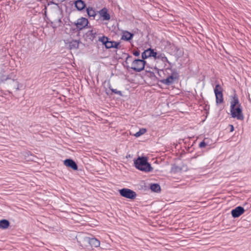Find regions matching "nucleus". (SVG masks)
Segmentation results:
<instances>
[{"label":"nucleus","mask_w":251,"mask_h":251,"mask_svg":"<svg viewBox=\"0 0 251 251\" xmlns=\"http://www.w3.org/2000/svg\"><path fill=\"white\" fill-rule=\"evenodd\" d=\"M134 164L137 169L145 172H151L153 169L146 157H138L134 161Z\"/></svg>","instance_id":"obj_1"},{"label":"nucleus","mask_w":251,"mask_h":251,"mask_svg":"<svg viewBox=\"0 0 251 251\" xmlns=\"http://www.w3.org/2000/svg\"><path fill=\"white\" fill-rule=\"evenodd\" d=\"M231 113L233 118H236L238 120H243L244 119L242 109L240 108L239 104V101L235 98H234L231 103Z\"/></svg>","instance_id":"obj_2"},{"label":"nucleus","mask_w":251,"mask_h":251,"mask_svg":"<svg viewBox=\"0 0 251 251\" xmlns=\"http://www.w3.org/2000/svg\"><path fill=\"white\" fill-rule=\"evenodd\" d=\"M61 12L58 5L55 4L54 7L51 12V18L53 22L60 24L62 19Z\"/></svg>","instance_id":"obj_3"},{"label":"nucleus","mask_w":251,"mask_h":251,"mask_svg":"<svg viewBox=\"0 0 251 251\" xmlns=\"http://www.w3.org/2000/svg\"><path fill=\"white\" fill-rule=\"evenodd\" d=\"M75 238L81 247H87L89 245L90 237L85 233H79L76 235Z\"/></svg>","instance_id":"obj_4"},{"label":"nucleus","mask_w":251,"mask_h":251,"mask_svg":"<svg viewBox=\"0 0 251 251\" xmlns=\"http://www.w3.org/2000/svg\"><path fill=\"white\" fill-rule=\"evenodd\" d=\"M146 62L142 59H135L131 64V68L134 71L140 72L143 70L145 67Z\"/></svg>","instance_id":"obj_5"},{"label":"nucleus","mask_w":251,"mask_h":251,"mask_svg":"<svg viewBox=\"0 0 251 251\" xmlns=\"http://www.w3.org/2000/svg\"><path fill=\"white\" fill-rule=\"evenodd\" d=\"M119 192L122 197L127 199H134L136 196V194L135 192L127 188H123L120 190Z\"/></svg>","instance_id":"obj_6"},{"label":"nucleus","mask_w":251,"mask_h":251,"mask_svg":"<svg viewBox=\"0 0 251 251\" xmlns=\"http://www.w3.org/2000/svg\"><path fill=\"white\" fill-rule=\"evenodd\" d=\"M214 93L216 96L217 103H222L223 102L222 88L219 84L216 85L214 89Z\"/></svg>","instance_id":"obj_7"},{"label":"nucleus","mask_w":251,"mask_h":251,"mask_svg":"<svg viewBox=\"0 0 251 251\" xmlns=\"http://www.w3.org/2000/svg\"><path fill=\"white\" fill-rule=\"evenodd\" d=\"M88 23V21L87 19L82 17L77 20L75 23V25L77 28L82 29L83 28L87 25Z\"/></svg>","instance_id":"obj_8"},{"label":"nucleus","mask_w":251,"mask_h":251,"mask_svg":"<svg viewBox=\"0 0 251 251\" xmlns=\"http://www.w3.org/2000/svg\"><path fill=\"white\" fill-rule=\"evenodd\" d=\"M244 212V208L241 206H238L232 210L231 215L233 217L237 218L241 215Z\"/></svg>","instance_id":"obj_9"},{"label":"nucleus","mask_w":251,"mask_h":251,"mask_svg":"<svg viewBox=\"0 0 251 251\" xmlns=\"http://www.w3.org/2000/svg\"><path fill=\"white\" fill-rule=\"evenodd\" d=\"M64 164L67 166L71 168L74 170L77 169V166L74 161L70 159H67L64 161Z\"/></svg>","instance_id":"obj_10"},{"label":"nucleus","mask_w":251,"mask_h":251,"mask_svg":"<svg viewBox=\"0 0 251 251\" xmlns=\"http://www.w3.org/2000/svg\"><path fill=\"white\" fill-rule=\"evenodd\" d=\"M89 245H90L92 247L97 248L100 246V242L95 238H91L90 237Z\"/></svg>","instance_id":"obj_11"},{"label":"nucleus","mask_w":251,"mask_h":251,"mask_svg":"<svg viewBox=\"0 0 251 251\" xmlns=\"http://www.w3.org/2000/svg\"><path fill=\"white\" fill-rule=\"evenodd\" d=\"M79 41L76 40H73L69 42L70 49H77L79 47Z\"/></svg>","instance_id":"obj_12"},{"label":"nucleus","mask_w":251,"mask_h":251,"mask_svg":"<svg viewBox=\"0 0 251 251\" xmlns=\"http://www.w3.org/2000/svg\"><path fill=\"white\" fill-rule=\"evenodd\" d=\"M100 14L103 20H109L110 18V16L109 14L107 13L106 9H101L100 12Z\"/></svg>","instance_id":"obj_13"},{"label":"nucleus","mask_w":251,"mask_h":251,"mask_svg":"<svg viewBox=\"0 0 251 251\" xmlns=\"http://www.w3.org/2000/svg\"><path fill=\"white\" fill-rule=\"evenodd\" d=\"M10 225L9 222L5 219L0 220V228L7 229Z\"/></svg>","instance_id":"obj_14"},{"label":"nucleus","mask_w":251,"mask_h":251,"mask_svg":"<svg viewBox=\"0 0 251 251\" xmlns=\"http://www.w3.org/2000/svg\"><path fill=\"white\" fill-rule=\"evenodd\" d=\"M151 53H152V50L151 49H149L145 50L142 53V57L143 59H145L151 56Z\"/></svg>","instance_id":"obj_15"},{"label":"nucleus","mask_w":251,"mask_h":251,"mask_svg":"<svg viewBox=\"0 0 251 251\" xmlns=\"http://www.w3.org/2000/svg\"><path fill=\"white\" fill-rule=\"evenodd\" d=\"M75 5L76 8L79 10H82L85 6L84 2L81 0H76Z\"/></svg>","instance_id":"obj_16"},{"label":"nucleus","mask_w":251,"mask_h":251,"mask_svg":"<svg viewBox=\"0 0 251 251\" xmlns=\"http://www.w3.org/2000/svg\"><path fill=\"white\" fill-rule=\"evenodd\" d=\"M133 34L128 31H125L123 33V35L122 37V39H124L126 41L130 40L132 37Z\"/></svg>","instance_id":"obj_17"},{"label":"nucleus","mask_w":251,"mask_h":251,"mask_svg":"<svg viewBox=\"0 0 251 251\" xmlns=\"http://www.w3.org/2000/svg\"><path fill=\"white\" fill-rule=\"evenodd\" d=\"M87 12L89 16L90 17H95L96 15V12L92 7H88L87 9Z\"/></svg>","instance_id":"obj_18"},{"label":"nucleus","mask_w":251,"mask_h":251,"mask_svg":"<svg viewBox=\"0 0 251 251\" xmlns=\"http://www.w3.org/2000/svg\"><path fill=\"white\" fill-rule=\"evenodd\" d=\"M151 189L154 192H157L160 190V186L157 184H153L151 186Z\"/></svg>","instance_id":"obj_19"},{"label":"nucleus","mask_w":251,"mask_h":251,"mask_svg":"<svg viewBox=\"0 0 251 251\" xmlns=\"http://www.w3.org/2000/svg\"><path fill=\"white\" fill-rule=\"evenodd\" d=\"M4 72L0 74V82H3L6 80L9 79L8 75H5L4 74Z\"/></svg>","instance_id":"obj_20"},{"label":"nucleus","mask_w":251,"mask_h":251,"mask_svg":"<svg viewBox=\"0 0 251 251\" xmlns=\"http://www.w3.org/2000/svg\"><path fill=\"white\" fill-rule=\"evenodd\" d=\"M174 81V77L173 76H170L166 79L163 80V82L166 84H170Z\"/></svg>","instance_id":"obj_21"},{"label":"nucleus","mask_w":251,"mask_h":251,"mask_svg":"<svg viewBox=\"0 0 251 251\" xmlns=\"http://www.w3.org/2000/svg\"><path fill=\"white\" fill-rule=\"evenodd\" d=\"M96 33L97 31L95 29H91L88 31L87 34L88 35V36H91V37L93 38L95 37V36L96 34Z\"/></svg>","instance_id":"obj_22"},{"label":"nucleus","mask_w":251,"mask_h":251,"mask_svg":"<svg viewBox=\"0 0 251 251\" xmlns=\"http://www.w3.org/2000/svg\"><path fill=\"white\" fill-rule=\"evenodd\" d=\"M146 132V129L145 128H141L140 129L139 131L136 132L134 136L138 137L140 136L141 135L144 134Z\"/></svg>","instance_id":"obj_23"},{"label":"nucleus","mask_w":251,"mask_h":251,"mask_svg":"<svg viewBox=\"0 0 251 251\" xmlns=\"http://www.w3.org/2000/svg\"><path fill=\"white\" fill-rule=\"evenodd\" d=\"M12 81L13 83V85L12 86V87L17 90H19V82L18 81H15L13 79Z\"/></svg>","instance_id":"obj_24"},{"label":"nucleus","mask_w":251,"mask_h":251,"mask_svg":"<svg viewBox=\"0 0 251 251\" xmlns=\"http://www.w3.org/2000/svg\"><path fill=\"white\" fill-rule=\"evenodd\" d=\"M99 40L104 45H106V43H107V41H108V39L107 37H106L105 36H103L101 38H100Z\"/></svg>","instance_id":"obj_25"},{"label":"nucleus","mask_w":251,"mask_h":251,"mask_svg":"<svg viewBox=\"0 0 251 251\" xmlns=\"http://www.w3.org/2000/svg\"><path fill=\"white\" fill-rule=\"evenodd\" d=\"M113 41H108L106 45H105V47L107 49H110L113 47Z\"/></svg>","instance_id":"obj_26"},{"label":"nucleus","mask_w":251,"mask_h":251,"mask_svg":"<svg viewBox=\"0 0 251 251\" xmlns=\"http://www.w3.org/2000/svg\"><path fill=\"white\" fill-rule=\"evenodd\" d=\"M151 56L153 57L155 59H159V56H157V53L156 52H154L153 50H152V53Z\"/></svg>","instance_id":"obj_27"},{"label":"nucleus","mask_w":251,"mask_h":251,"mask_svg":"<svg viewBox=\"0 0 251 251\" xmlns=\"http://www.w3.org/2000/svg\"><path fill=\"white\" fill-rule=\"evenodd\" d=\"M113 47L112 48H118V46H119V43H117V42H114V41H113Z\"/></svg>","instance_id":"obj_28"},{"label":"nucleus","mask_w":251,"mask_h":251,"mask_svg":"<svg viewBox=\"0 0 251 251\" xmlns=\"http://www.w3.org/2000/svg\"><path fill=\"white\" fill-rule=\"evenodd\" d=\"M199 146L201 148H204L206 146V144L204 141H202L200 143Z\"/></svg>","instance_id":"obj_29"},{"label":"nucleus","mask_w":251,"mask_h":251,"mask_svg":"<svg viewBox=\"0 0 251 251\" xmlns=\"http://www.w3.org/2000/svg\"><path fill=\"white\" fill-rule=\"evenodd\" d=\"M112 91L115 94H121V92L116 89H111Z\"/></svg>","instance_id":"obj_30"},{"label":"nucleus","mask_w":251,"mask_h":251,"mask_svg":"<svg viewBox=\"0 0 251 251\" xmlns=\"http://www.w3.org/2000/svg\"><path fill=\"white\" fill-rule=\"evenodd\" d=\"M133 54L135 56H138L140 55V52L139 51L136 50L133 52Z\"/></svg>","instance_id":"obj_31"},{"label":"nucleus","mask_w":251,"mask_h":251,"mask_svg":"<svg viewBox=\"0 0 251 251\" xmlns=\"http://www.w3.org/2000/svg\"><path fill=\"white\" fill-rule=\"evenodd\" d=\"M157 56H159V59H161L162 60H164V59H165V60L167 59L166 57L162 56L161 54H160V55H158L157 54Z\"/></svg>","instance_id":"obj_32"},{"label":"nucleus","mask_w":251,"mask_h":251,"mask_svg":"<svg viewBox=\"0 0 251 251\" xmlns=\"http://www.w3.org/2000/svg\"><path fill=\"white\" fill-rule=\"evenodd\" d=\"M229 126L230 127V132H232L234 130V127H233V126L232 125H230Z\"/></svg>","instance_id":"obj_33"},{"label":"nucleus","mask_w":251,"mask_h":251,"mask_svg":"<svg viewBox=\"0 0 251 251\" xmlns=\"http://www.w3.org/2000/svg\"><path fill=\"white\" fill-rule=\"evenodd\" d=\"M129 58H130V57H128L126 58V60H128V59Z\"/></svg>","instance_id":"obj_34"}]
</instances>
